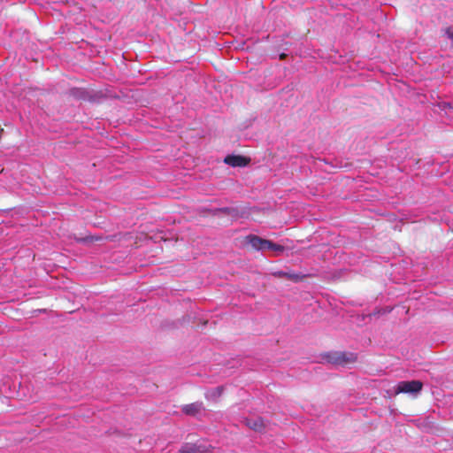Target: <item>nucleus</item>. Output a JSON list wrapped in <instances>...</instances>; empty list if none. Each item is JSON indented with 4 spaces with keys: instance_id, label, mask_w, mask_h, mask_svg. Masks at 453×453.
<instances>
[{
    "instance_id": "obj_10",
    "label": "nucleus",
    "mask_w": 453,
    "mask_h": 453,
    "mask_svg": "<svg viewBox=\"0 0 453 453\" xmlns=\"http://www.w3.org/2000/svg\"><path fill=\"white\" fill-rule=\"evenodd\" d=\"M273 275L278 276V277H287L288 279H297L298 278V276L296 274L289 273L283 272V271L275 272L273 273Z\"/></svg>"
},
{
    "instance_id": "obj_3",
    "label": "nucleus",
    "mask_w": 453,
    "mask_h": 453,
    "mask_svg": "<svg viewBox=\"0 0 453 453\" xmlns=\"http://www.w3.org/2000/svg\"><path fill=\"white\" fill-rule=\"evenodd\" d=\"M247 242L256 250L265 251L268 250V245H270V241L266 239H263L259 236L250 234L247 236Z\"/></svg>"
},
{
    "instance_id": "obj_7",
    "label": "nucleus",
    "mask_w": 453,
    "mask_h": 453,
    "mask_svg": "<svg viewBox=\"0 0 453 453\" xmlns=\"http://www.w3.org/2000/svg\"><path fill=\"white\" fill-rule=\"evenodd\" d=\"M246 425L250 428L253 429L254 431H257V432H261L265 427L264 420L261 418H257L254 419H248L246 422Z\"/></svg>"
},
{
    "instance_id": "obj_8",
    "label": "nucleus",
    "mask_w": 453,
    "mask_h": 453,
    "mask_svg": "<svg viewBox=\"0 0 453 453\" xmlns=\"http://www.w3.org/2000/svg\"><path fill=\"white\" fill-rule=\"evenodd\" d=\"M224 390L223 387H217L215 388L207 390L205 393V398L211 401H216L220 397Z\"/></svg>"
},
{
    "instance_id": "obj_11",
    "label": "nucleus",
    "mask_w": 453,
    "mask_h": 453,
    "mask_svg": "<svg viewBox=\"0 0 453 453\" xmlns=\"http://www.w3.org/2000/svg\"><path fill=\"white\" fill-rule=\"evenodd\" d=\"M446 35L453 41V27H449L446 29Z\"/></svg>"
},
{
    "instance_id": "obj_6",
    "label": "nucleus",
    "mask_w": 453,
    "mask_h": 453,
    "mask_svg": "<svg viewBox=\"0 0 453 453\" xmlns=\"http://www.w3.org/2000/svg\"><path fill=\"white\" fill-rule=\"evenodd\" d=\"M224 162L231 166H245L249 160L242 156H226Z\"/></svg>"
},
{
    "instance_id": "obj_5",
    "label": "nucleus",
    "mask_w": 453,
    "mask_h": 453,
    "mask_svg": "<svg viewBox=\"0 0 453 453\" xmlns=\"http://www.w3.org/2000/svg\"><path fill=\"white\" fill-rule=\"evenodd\" d=\"M203 410L202 402H195L189 404L183 405L181 411L186 415L195 416Z\"/></svg>"
},
{
    "instance_id": "obj_9",
    "label": "nucleus",
    "mask_w": 453,
    "mask_h": 453,
    "mask_svg": "<svg viewBox=\"0 0 453 453\" xmlns=\"http://www.w3.org/2000/svg\"><path fill=\"white\" fill-rule=\"evenodd\" d=\"M268 250H272L275 252L277 255H279L284 251V247L282 245L274 243L270 241V245H268Z\"/></svg>"
},
{
    "instance_id": "obj_1",
    "label": "nucleus",
    "mask_w": 453,
    "mask_h": 453,
    "mask_svg": "<svg viewBox=\"0 0 453 453\" xmlns=\"http://www.w3.org/2000/svg\"><path fill=\"white\" fill-rule=\"evenodd\" d=\"M422 387L423 384L419 380L400 381L396 386L388 389L387 393L389 396L401 393L417 395L421 391Z\"/></svg>"
},
{
    "instance_id": "obj_4",
    "label": "nucleus",
    "mask_w": 453,
    "mask_h": 453,
    "mask_svg": "<svg viewBox=\"0 0 453 453\" xmlns=\"http://www.w3.org/2000/svg\"><path fill=\"white\" fill-rule=\"evenodd\" d=\"M207 447L202 443H185L181 446L180 452L181 453H205Z\"/></svg>"
},
{
    "instance_id": "obj_2",
    "label": "nucleus",
    "mask_w": 453,
    "mask_h": 453,
    "mask_svg": "<svg viewBox=\"0 0 453 453\" xmlns=\"http://www.w3.org/2000/svg\"><path fill=\"white\" fill-rule=\"evenodd\" d=\"M356 356L352 353L333 352L327 355V361L336 365H346L356 360Z\"/></svg>"
}]
</instances>
